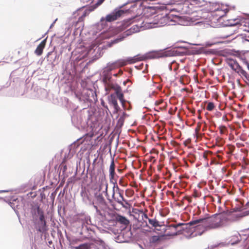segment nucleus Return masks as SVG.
<instances>
[{
	"label": "nucleus",
	"mask_w": 249,
	"mask_h": 249,
	"mask_svg": "<svg viewBox=\"0 0 249 249\" xmlns=\"http://www.w3.org/2000/svg\"><path fill=\"white\" fill-rule=\"evenodd\" d=\"M39 220L41 222H42V224H43V225H44V226H43L44 228H40L39 229V231L41 232H44L47 231V225H46V222L45 220L44 215H41V216H39Z\"/></svg>",
	"instance_id": "obj_17"
},
{
	"label": "nucleus",
	"mask_w": 249,
	"mask_h": 249,
	"mask_svg": "<svg viewBox=\"0 0 249 249\" xmlns=\"http://www.w3.org/2000/svg\"><path fill=\"white\" fill-rule=\"evenodd\" d=\"M104 87L105 91L107 92V94H109L111 90H114V93L116 94L117 98L123 105L124 104L125 100H124V95L121 87L118 84L112 80L104 84Z\"/></svg>",
	"instance_id": "obj_3"
},
{
	"label": "nucleus",
	"mask_w": 249,
	"mask_h": 249,
	"mask_svg": "<svg viewBox=\"0 0 249 249\" xmlns=\"http://www.w3.org/2000/svg\"><path fill=\"white\" fill-rule=\"evenodd\" d=\"M217 157L219 159H221V158H222V157H221L220 155H217Z\"/></svg>",
	"instance_id": "obj_34"
},
{
	"label": "nucleus",
	"mask_w": 249,
	"mask_h": 249,
	"mask_svg": "<svg viewBox=\"0 0 249 249\" xmlns=\"http://www.w3.org/2000/svg\"><path fill=\"white\" fill-rule=\"evenodd\" d=\"M101 4H99V2L97 1L96 3L95 4H93L92 5L90 6L89 7V8L87 9L89 10V11L91 12L93 11H94L95 9H96L99 5H100Z\"/></svg>",
	"instance_id": "obj_21"
},
{
	"label": "nucleus",
	"mask_w": 249,
	"mask_h": 249,
	"mask_svg": "<svg viewBox=\"0 0 249 249\" xmlns=\"http://www.w3.org/2000/svg\"><path fill=\"white\" fill-rule=\"evenodd\" d=\"M94 242L97 244H99L100 245H105V242H104L103 240H102V239H94Z\"/></svg>",
	"instance_id": "obj_24"
},
{
	"label": "nucleus",
	"mask_w": 249,
	"mask_h": 249,
	"mask_svg": "<svg viewBox=\"0 0 249 249\" xmlns=\"http://www.w3.org/2000/svg\"><path fill=\"white\" fill-rule=\"evenodd\" d=\"M245 64H246L248 70H249V63L248 61L245 62Z\"/></svg>",
	"instance_id": "obj_30"
},
{
	"label": "nucleus",
	"mask_w": 249,
	"mask_h": 249,
	"mask_svg": "<svg viewBox=\"0 0 249 249\" xmlns=\"http://www.w3.org/2000/svg\"><path fill=\"white\" fill-rule=\"evenodd\" d=\"M43 226H44L43 224H42V222H41V223L39 224V226H38V231H39V229H40V228H44V227H43Z\"/></svg>",
	"instance_id": "obj_28"
},
{
	"label": "nucleus",
	"mask_w": 249,
	"mask_h": 249,
	"mask_svg": "<svg viewBox=\"0 0 249 249\" xmlns=\"http://www.w3.org/2000/svg\"><path fill=\"white\" fill-rule=\"evenodd\" d=\"M67 165H63V171L64 172H65L67 170Z\"/></svg>",
	"instance_id": "obj_29"
},
{
	"label": "nucleus",
	"mask_w": 249,
	"mask_h": 249,
	"mask_svg": "<svg viewBox=\"0 0 249 249\" xmlns=\"http://www.w3.org/2000/svg\"><path fill=\"white\" fill-rule=\"evenodd\" d=\"M104 20V18H102V19H101V21H103Z\"/></svg>",
	"instance_id": "obj_41"
},
{
	"label": "nucleus",
	"mask_w": 249,
	"mask_h": 249,
	"mask_svg": "<svg viewBox=\"0 0 249 249\" xmlns=\"http://www.w3.org/2000/svg\"><path fill=\"white\" fill-rule=\"evenodd\" d=\"M215 107V106L213 102H209L207 106L206 107V109L208 111H212Z\"/></svg>",
	"instance_id": "obj_22"
},
{
	"label": "nucleus",
	"mask_w": 249,
	"mask_h": 249,
	"mask_svg": "<svg viewBox=\"0 0 249 249\" xmlns=\"http://www.w3.org/2000/svg\"><path fill=\"white\" fill-rule=\"evenodd\" d=\"M108 200H109L110 202H111V199H108Z\"/></svg>",
	"instance_id": "obj_42"
},
{
	"label": "nucleus",
	"mask_w": 249,
	"mask_h": 249,
	"mask_svg": "<svg viewBox=\"0 0 249 249\" xmlns=\"http://www.w3.org/2000/svg\"><path fill=\"white\" fill-rule=\"evenodd\" d=\"M210 10L213 13V16H216L218 18L223 17L229 11V10L225 6L217 3L212 5Z\"/></svg>",
	"instance_id": "obj_7"
},
{
	"label": "nucleus",
	"mask_w": 249,
	"mask_h": 249,
	"mask_svg": "<svg viewBox=\"0 0 249 249\" xmlns=\"http://www.w3.org/2000/svg\"><path fill=\"white\" fill-rule=\"evenodd\" d=\"M229 219L224 214H213L211 216L196 219L188 223H178L170 225L167 230H173L174 232L170 233L166 232L169 236L176 235L180 234L182 230L187 228L188 226H194L195 230H199L198 234L201 235L207 231L221 228L227 224Z\"/></svg>",
	"instance_id": "obj_1"
},
{
	"label": "nucleus",
	"mask_w": 249,
	"mask_h": 249,
	"mask_svg": "<svg viewBox=\"0 0 249 249\" xmlns=\"http://www.w3.org/2000/svg\"><path fill=\"white\" fill-rule=\"evenodd\" d=\"M247 205L249 207V201L247 203Z\"/></svg>",
	"instance_id": "obj_39"
},
{
	"label": "nucleus",
	"mask_w": 249,
	"mask_h": 249,
	"mask_svg": "<svg viewBox=\"0 0 249 249\" xmlns=\"http://www.w3.org/2000/svg\"><path fill=\"white\" fill-rule=\"evenodd\" d=\"M96 160V159H95L94 162H95Z\"/></svg>",
	"instance_id": "obj_43"
},
{
	"label": "nucleus",
	"mask_w": 249,
	"mask_h": 249,
	"mask_svg": "<svg viewBox=\"0 0 249 249\" xmlns=\"http://www.w3.org/2000/svg\"><path fill=\"white\" fill-rule=\"evenodd\" d=\"M46 43V39H45L42 40L41 43L37 46L36 49L35 51V53L38 56L41 55L43 53V49H44Z\"/></svg>",
	"instance_id": "obj_13"
},
{
	"label": "nucleus",
	"mask_w": 249,
	"mask_h": 249,
	"mask_svg": "<svg viewBox=\"0 0 249 249\" xmlns=\"http://www.w3.org/2000/svg\"><path fill=\"white\" fill-rule=\"evenodd\" d=\"M113 193L112 195L113 200L118 204L125 208V205H128V202L124 199L123 196L124 191L121 190L116 183H113Z\"/></svg>",
	"instance_id": "obj_5"
},
{
	"label": "nucleus",
	"mask_w": 249,
	"mask_h": 249,
	"mask_svg": "<svg viewBox=\"0 0 249 249\" xmlns=\"http://www.w3.org/2000/svg\"><path fill=\"white\" fill-rule=\"evenodd\" d=\"M104 0H98V2L99 4H101L104 1Z\"/></svg>",
	"instance_id": "obj_31"
},
{
	"label": "nucleus",
	"mask_w": 249,
	"mask_h": 249,
	"mask_svg": "<svg viewBox=\"0 0 249 249\" xmlns=\"http://www.w3.org/2000/svg\"><path fill=\"white\" fill-rule=\"evenodd\" d=\"M113 75H114V76H116H116H117L118 74H117V73L114 74H113Z\"/></svg>",
	"instance_id": "obj_38"
},
{
	"label": "nucleus",
	"mask_w": 249,
	"mask_h": 249,
	"mask_svg": "<svg viewBox=\"0 0 249 249\" xmlns=\"http://www.w3.org/2000/svg\"><path fill=\"white\" fill-rule=\"evenodd\" d=\"M236 238H237V237L236 236H233L231 237V245H233L235 243H236V241H235V242H232V240L235 239Z\"/></svg>",
	"instance_id": "obj_27"
},
{
	"label": "nucleus",
	"mask_w": 249,
	"mask_h": 249,
	"mask_svg": "<svg viewBox=\"0 0 249 249\" xmlns=\"http://www.w3.org/2000/svg\"><path fill=\"white\" fill-rule=\"evenodd\" d=\"M134 218L139 222H143L146 223V219L148 218L147 215L143 213L142 210L135 209L132 211Z\"/></svg>",
	"instance_id": "obj_9"
},
{
	"label": "nucleus",
	"mask_w": 249,
	"mask_h": 249,
	"mask_svg": "<svg viewBox=\"0 0 249 249\" xmlns=\"http://www.w3.org/2000/svg\"><path fill=\"white\" fill-rule=\"evenodd\" d=\"M94 197L95 200L93 202L94 208L98 214L102 215L101 211H106L108 207V205L102 193H95Z\"/></svg>",
	"instance_id": "obj_4"
},
{
	"label": "nucleus",
	"mask_w": 249,
	"mask_h": 249,
	"mask_svg": "<svg viewBox=\"0 0 249 249\" xmlns=\"http://www.w3.org/2000/svg\"><path fill=\"white\" fill-rule=\"evenodd\" d=\"M101 104L103 107H106L105 106V102L104 101L102 102Z\"/></svg>",
	"instance_id": "obj_33"
},
{
	"label": "nucleus",
	"mask_w": 249,
	"mask_h": 249,
	"mask_svg": "<svg viewBox=\"0 0 249 249\" xmlns=\"http://www.w3.org/2000/svg\"><path fill=\"white\" fill-rule=\"evenodd\" d=\"M199 129H200V127H197V128H196V131H199Z\"/></svg>",
	"instance_id": "obj_35"
},
{
	"label": "nucleus",
	"mask_w": 249,
	"mask_h": 249,
	"mask_svg": "<svg viewBox=\"0 0 249 249\" xmlns=\"http://www.w3.org/2000/svg\"><path fill=\"white\" fill-rule=\"evenodd\" d=\"M118 171L119 172H121V171H122V170H121V169H118Z\"/></svg>",
	"instance_id": "obj_40"
},
{
	"label": "nucleus",
	"mask_w": 249,
	"mask_h": 249,
	"mask_svg": "<svg viewBox=\"0 0 249 249\" xmlns=\"http://www.w3.org/2000/svg\"><path fill=\"white\" fill-rule=\"evenodd\" d=\"M104 188V190L103 192L105 193V195L106 196H108V192H107V188H108V183L106 181H101L100 186H99V191H101L102 189Z\"/></svg>",
	"instance_id": "obj_14"
},
{
	"label": "nucleus",
	"mask_w": 249,
	"mask_h": 249,
	"mask_svg": "<svg viewBox=\"0 0 249 249\" xmlns=\"http://www.w3.org/2000/svg\"><path fill=\"white\" fill-rule=\"evenodd\" d=\"M75 249H89V246L87 244H83L75 247Z\"/></svg>",
	"instance_id": "obj_23"
},
{
	"label": "nucleus",
	"mask_w": 249,
	"mask_h": 249,
	"mask_svg": "<svg viewBox=\"0 0 249 249\" xmlns=\"http://www.w3.org/2000/svg\"><path fill=\"white\" fill-rule=\"evenodd\" d=\"M124 13L123 10H119L114 11L111 14L107 15L106 17V20L107 22H111L117 20Z\"/></svg>",
	"instance_id": "obj_11"
},
{
	"label": "nucleus",
	"mask_w": 249,
	"mask_h": 249,
	"mask_svg": "<svg viewBox=\"0 0 249 249\" xmlns=\"http://www.w3.org/2000/svg\"><path fill=\"white\" fill-rule=\"evenodd\" d=\"M117 96L115 93H111L108 96V101L109 104L111 105L114 108V109L117 111L119 108V107L118 105Z\"/></svg>",
	"instance_id": "obj_12"
},
{
	"label": "nucleus",
	"mask_w": 249,
	"mask_h": 249,
	"mask_svg": "<svg viewBox=\"0 0 249 249\" xmlns=\"http://www.w3.org/2000/svg\"><path fill=\"white\" fill-rule=\"evenodd\" d=\"M35 210H36L39 216H41V215H44L43 211L40 208L39 206L38 205L35 206Z\"/></svg>",
	"instance_id": "obj_20"
},
{
	"label": "nucleus",
	"mask_w": 249,
	"mask_h": 249,
	"mask_svg": "<svg viewBox=\"0 0 249 249\" xmlns=\"http://www.w3.org/2000/svg\"><path fill=\"white\" fill-rule=\"evenodd\" d=\"M113 70H114V66L110 65H108L107 67L104 69L102 75V81L104 84L112 81L111 71Z\"/></svg>",
	"instance_id": "obj_8"
},
{
	"label": "nucleus",
	"mask_w": 249,
	"mask_h": 249,
	"mask_svg": "<svg viewBox=\"0 0 249 249\" xmlns=\"http://www.w3.org/2000/svg\"><path fill=\"white\" fill-rule=\"evenodd\" d=\"M116 219L118 222L121 224H124L125 226L128 225L129 223V221L127 219H126L125 217L121 215H119L117 217Z\"/></svg>",
	"instance_id": "obj_16"
},
{
	"label": "nucleus",
	"mask_w": 249,
	"mask_h": 249,
	"mask_svg": "<svg viewBox=\"0 0 249 249\" xmlns=\"http://www.w3.org/2000/svg\"><path fill=\"white\" fill-rule=\"evenodd\" d=\"M147 219L148 220L149 224L155 228L158 227H161L162 226L160 224V222L156 218L151 219L148 218Z\"/></svg>",
	"instance_id": "obj_15"
},
{
	"label": "nucleus",
	"mask_w": 249,
	"mask_h": 249,
	"mask_svg": "<svg viewBox=\"0 0 249 249\" xmlns=\"http://www.w3.org/2000/svg\"><path fill=\"white\" fill-rule=\"evenodd\" d=\"M122 180H123V179H122V178L120 179V181H119V183H120V184L122 183Z\"/></svg>",
	"instance_id": "obj_36"
},
{
	"label": "nucleus",
	"mask_w": 249,
	"mask_h": 249,
	"mask_svg": "<svg viewBox=\"0 0 249 249\" xmlns=\"http://www.w3.org/2000/svg\"><path fill=\"white\" fill-rule=\"evenodd\" d=\"M241 249H249V240H245L243 241H240Z\"/></svg>",
	"instance_id": "obj_18"
},
{
	"label": "nucleus",
	"mask_w": 249,
	"mask_h": 249,
	"mask_svg": "<svg viewBox=\"0 0 249 249\" xmlns=\"http://www.w3.org/2000/svg\"><path fill=\"white\" fill-rule=\"evenodd\" d=\"M219 130L221 134H223L224 133V131L226 130V127L225 126L221 125L219 126Z\"/></svg>",
	"instance_id": "obj_26"
},
{
	"label": "nucleus",
	"mask_w": 249,
	"mask_h": 249,
	"mask_svg": "<svg viewBox=\"0 0 249 249\" xmlns=\"http://www.w3.org/2000/svg\"><path fill=\"white\" fill-rule=\"evenodd\" d=\"M90 12L89 11L88 9H86L84 13L83 14V15L79 18H78V21L80 22V21H83L84 18L87 16H88Z\"/></svg>",
	"instance_id": "obj_19"
},
{
	"label": "nucleus",
	"mask_w": 249,
	"mask_h": 249,
	"mask_svg": "<svg viewBox=\"0 0 249 249\" xmlns=\"http://www.w3.org/2000/svg\"><path fill=\"white\" fill-rule=\"evenodd\" d=\"M212 155V152L211 151H205L203 154V157L205 159H207L208 157L209 156H211Z\"/></svg>",
	"instance_id": "obj_25"
},
{
	"label": "nucleus",
	"mask_w": 249,
	"mask_h": 249,
	"mask_svg": "<svg viewBox=\"0 0 249 249\" xmlns=\"http://www.w3.org/2000/svg\"><path fill=\"white\" fill-rule=\"evenodd\" d=\"M156 54L154 53H151L145 55L138 54L133 57H129L127 59H119L110 65H113L114 69L124 66L127 64H133L137 62L144 60L147 58L156 57Z\"/></svg>",
	"instance_id": "obj_2"
},
{
	"label": "nucleus",
	"mask_w": 249,
	"mask_h": 249,
	"mask_svg": "<svg viewBox=\"0 0 249 249\" xmlns=\"http://www.w3.org/2000/svg\"><path fill=\"white\" fill-rule=\"evenodd\" d=\"M115 163L114 159L111 160L109 168V180L112 183H116L118 176L115 174Z\"/></svg>",
	"instance_id": "obj_10"
},
{
	"label": "nucleus",
	"mask_w": 249,
	"mask_h": 249,
	"mask_svg": "<svg viewBox=\"0 0 249 249\" xmlns=\"http://www.w3.org/2000/svg\"><path fill=\"white\" fill-rule=\"evenodd\" d=\"M231 68L237 72L244 80L249 82V74L241 67L238 62L233 59H229L227 61Z\"/></svg>",
	"instance_id": "obj_6"
},
{
	"label": "nucleus",
	"mask_w": 249,
	"mask_h": 249,
	"mask_svg": "<svg viewBox=\"0 0 249 249\" xmlns=\"http://www.w3.org/2000/svg\"><path fill=\"white\" fill-rule=\"evenodd\" d=\"M119 73H120V74H122L123 73V71L121 70H120Z\"/></svg>",
	"instance_id": "obj_37"
},
{
	"label": "nucleus",
	"mask_w": 249,
	"mask_h": 249,
	"mask_svg": "<svg viewBox=\"0 0 249 249\" xmlns=\"http://www.w3.org/2000/svg\"><path fill=\"white\" fill-rule=\"evenodd\" d=\"M238 24V22H236L234 23H231V26H234Z\"/></svg>",
	"instance_id": "obj_32"
}]
</instances>
